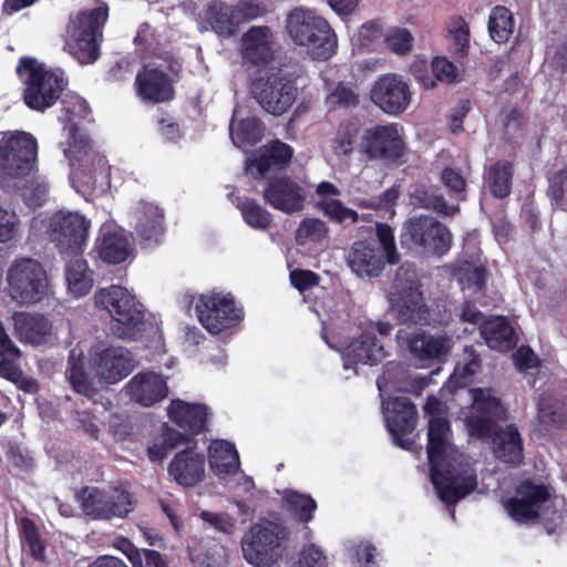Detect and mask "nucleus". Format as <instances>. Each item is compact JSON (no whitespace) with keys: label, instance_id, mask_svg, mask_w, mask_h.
<instances>
[{"label":"nucleus","instance_id":"1","mask_svg":"<svg viewBox=\"0 0 567 567\" xmlns=\"http://www.w3.org/2000/svg\"><path fill=\"white\" fill-rule=\"evenodd\" d=\"M427 458L431 480L440 498L455 504L476 487V475L468 458L451 444L450 422L444 416L432 417L427 424Z\"/></svg>","mask_w":567,"mask_h":567},{"label":"nucleus","instance_id":"2","mask_svg":"<svg viewBox=\"0 0 567 567\" xmlns=\"http://www.w3.org/2000/svg\"><path fill=\"white\" fill-rule=\"evenodd\" d=\"M473 414L466 417L471 436L488 440L493 453L505 463L518 464L523 458V442L514 425L498 427L497 421L504 415L499 399L492 389L473 388L468 391Z\"/></svg>","mask_w":567,"mask_h":567},{"label":"nucleus","instance_id":"3","mask_svg":"<svg viewBox=\"0 0 567 567\" xmlns=\"http://www.w3.org/2000/svg\"><path fill=\"white\" fill-rule=\"evenodd\" d=\"M38 144L24 132L3 134L0 138V187L10 193L19 188L37 168Z\"/></svg>","mask_w":567,"mask_h":567},{"label":"nucleus","instance_id":"4","mask_svg":"<svg viewBox=\"0 0 567 567\" xmlns=\"http://www.w3.org/2000/svg\"><path fill=\"white\" fill-rule=\"evenodd\" d=\"M286 30L296 44L311 47L316 59L326 61L336 52L337 37L333 30L310 9H292L286 19Z\"/></svg>","mask_w":567,"mask_h":567},{"label":"nucleus","instance_id":"5","mask_svg":"<svg viewBox=\"0 0 567 567\" xmlns=\"http://www.w3.org/2000/svg\"><path fill=\"white\" fill-rule=\"evenodd\" d=\"M95 306L113 319L112 331L118 338H132L144 326L143 306L125 287L111 285L94 293Z\"/></svg>","mask_w":567,"mask_h":567},{"label":"nucleus","instance_id":"6","mask_svg":"<svg viewBox=\"0 0 567 567\" xmlns=\"http://www.w3.org/2000/svg\"><path fill=\"white\" fill-rule=\"evenodd\" d=\"M288 537L287 527L280 523H256L241 537L243 556L255 567H274L282 558Z\"/></svg>","mask_w":567,"mask_h":567},{"label":"nucleus","instance_id":"7","mask_svg":"<svg viewBox=\"0 0 567 567\" xmlns=\"http://www.w3.org/2000/svg\"><path fill=\"white\" fill-rule=\"evenodd\" d=\"M17 72L25 84L24 102L32 110L52 106L64 90L63 72L48 70L35 59L22 58Z\"/></svg>","mask_w":567,"mask_h":567},{"label":"nucleus","instance_id":"8","mask_svg":"<svg viewBox=\"0 0 567 567\" xmlns=\"http://www.w3.org/2000/svg\"><path fill=\"white\" fill-rule=\"evenodd\" d=\"M106 20V6L80 12L70 20L65 45L81 64L92 63L99 58L97 42L102 37L101 28Z\"/></svg>","mask_w":567,"mask_h":567},{"label":"nucleus","instance_id":"9","mask_svg":"<svg viewBox=\"0 0 567 567\" xmlns=\"http://www.w3.org/2000/svg\"><path fill=\"white\" fill-rule=\"evenodd\" d=\"M389 302L400 324L424 326L430 322V310L424 302L414 271L401 267L389 293Z\"/></svg>","mask_w":567,"mask_h":567},{"label":"nucleus","instance_id":"10","mask_svg":"<svg viewBox=\"0 0 567 567\" xmlns=\"http://www.w3.org/2000/svg\"><path fill=\"white\" fill-rule=\"evenodd\" d=\"M401 244L414 247L434 256L445 255L452 245L450 229L430 215H417L408 218L402 226Z\"/></svg>","mask_w":567,"mask_h":567},{"label":"nucleus","instance_id":"11","mask_svg":"<svg viewBox=\"0 0 567 567\" xmlns=\"http://www.w3.org/2000/svg\"><path fill=\"white\" fill-rule=\"evenodd\" d=\"M70 138L72 142L65 150V155L71 165V179L79 187L93 188L97 175H103L107 171L106 161L92 150L87 136L75 126L70 127Z\"/></svg>","mask_w":567,"mask_h":567},{"label":"nucleus","instance_id":"12","mask_svg":"<svg viewBox=\"0 0 567 567\" xmlns=\"http://www.w3.org/2000/svg\"><path fill=\"white\" fill-rule=\"evenodd\" d=\"M9 293L21 305L35 303L48 293V277L43 267L34 259L14 261L7 274Z\"/></svg>","mask_w":567,"mask_h":567},{"label":"nucleus","instance_id":"13","mask_svg":"<svg viewBox=\"0 0 567 567\" xmlns=\"http://www.w3.org/2000/svg\"><path fill=\"white\" fill-rule=\"evenodd\" d=\"M76 498L83 512L96 519L124 518L134 509L133 496L123 487H113L109 491L85 487Z\"/></svg>","mask_w":567,"mask_h":567},{"label":"nucleus","instance_id":"14","mask_svg":"<svg viewBox=\"0 0 567 567\" xmlns=\"http://www.w3.org/2000/svg\"><path fill=\"white\" fill-rule=\"evenodd\" d=\"M250 92L267 113L279 116L295 103L298 89L292 80L280 74H270L254 80Z\"/></svg>","mask_w":567,"mask_h":567},{"label":"nucleus","instance_id":"15","mask_svg":"<svg viewBox=\"0 0 567 567\" xmlns=\"http://www.w3.org/2000/svg\"><path fill=\"white\" fill-rule=\"evenodd\" d=\"M90 365L101 382L114 384L132 372L135 360L132 353L122 347L99 343L90 351Z\"/></svg>","mask_w":567,"mask_h":567},{"label":"nucleus","instance_id":"16","mask_svg":"<svg viewBox=\"0 0 567 567\" xmlns=\"http://www.w3.org/2000/svg\"><path fill=\"white\" fill-rule=\"evenodd\" d=\"M196 313L202 324L213 334L241 320V311L235 307L234 299L218 293L202 295L196 303Z\"/></svg>","mask_w":567,"mask_h":567},{"label":"nucleus","instance_id":"17","mask_svg":"<svg viewBox=\"0 0 567 567\" xmlns=\"http://www.w3.org/2000/svg\"><path fill=\"white\" fill-rule=\"evenodd\" d=\"M90 221L79 213L59 212L50 220L49 236L62 252L79 254L85 244Z\"/></svg>","mask_w":567,"mask_h":567},{"label":"nucleus","instance_id":"18","mask_svg":"<svg viewBox=\"0 0 567 567\" xmlns=\"http://www.w3.org/2000/svg\"><path fill=\"white\" fill-rule=\"evenodd\" d=\"M549 496L547 486L525 481L517 486L514 497L503 501V506L512 519L519 524H529L538 518L539 511Z\"/></svg>","mask_w":567,"mask_h":567},{"label":"nucleus","instance_id":"19","mask_svg":"<svg viewBox=\"0 0 567 567\" xmlns=\"http://www.w3.org/2000/svg\"><path fill=\"white\" fill-rule=\"evenodd\" d=\"M396 340L401 348L421 361L441 360L452 347V340L445 334H431L423 330L408 331L400 329Z\"/></svg>","mask_w":567,"mask_h":567},{"label":"nucleus","instance_id":"20","mask_svg":"<svg viewBox=\"0 0 567 567\" xmlns=\"http://www.w3.org/2000/svg\"><path fill=\"white\" fill-rule=\"evenodd\" d=\"M361 150L370 158L395 161L403 156L405 146L395 124L377 125L364 131Z\"/></svg>","mask_w":567,"mask_h":567},{"label":"nucleus","instance_id":"21","mask_svg":"<svg viewBox=\"0 0 567 567\" xmlns=\"http://www.w3.org/2000/svg\"><path fill=\"white\" fill-rule=\"evenodd\" d=\"M370 97L384 113L396 115L409 107L412 94L409 84L402 76L386 74L374 82Z\"/></svg>","mask_w":567,"mask_h":567},{"label":"nucleus","instance_id":"22","mask_svg":"<svg viewBox=\"0 0 567 567\" xmlns=\"http://www.w3.org/2000/svg\"><path fill=\"white\" fill-rule=\"evenodd\" d=\"M293 156L290 145L275 140L259 147L254 157L246 159V173L255 179L262 178L270 171L286 168Z\"/></svg>","mask_w":567,"mask_h":567},{"label":"nucleus","instance_id":"23","mask_svg":"<svg viewBox=\"0 0 567 567\" xmlns=\"http://www.w3.org/2000/svg\"><path fill=\"white\" fill-rule=\"evenodd\" d=\"M385 417L386 427L394 444L409 450L412 442L403 436L411 434L415 429L417 420L415 405L408 398H394L386 404Z\"/></svg>","mask_w":567,"mask_h":567},{"label":"nucleus","instance_id":"24","mask_svg":"<svg viewBox=\"0 0 567 567\" xmlns=\"http://www.w3.org/2000/svg\"><path fill=\"white\" fill-rule=\"evenodd\" d=\"M262 196L267 204L286 214L302 210L306 202L303 187L287 176L270 179Z\"/></svg>","mask_w":567,"mask_h":567},{"label":"nucleus","instance_id":"25","mask_svg":"<svg viewBox=\"0 0 567 567\" xmlns=\"http://www.w3.org/2000/svg\"><path fill=\"white\" fill-rule=\"evenodd\" d=\"M239 52L245 64L258 66L269 63L275 54V37L270 28H249L241 35Z\"/></svg>","mask_w":567,"mask_h":567},{"label":"nucleus","instance_id":"26","mask_svg":"<svg viewBox=\"0 0 567 567\" xmlns=\"http://www.w3.org/2000/svg\"><path fill=\"white\" fill-rule=\"evenodd\" d=\"M125 394L135 403L148 408L168 395V386L162 374L143 371L134 375L124 386Z\"/></svg>","mask_w":567,"mask_h":567},{"label":"nucleus","instance_id":"27","mask_svg":"<svg viewBox=\"0 0 567 567\" xmlns=\"http://www.w3.org/2000/svg\"><path fill=\"white\" fill-rule=\"evenodd\" d=\"M347 264L358 277L372 278L381 275L389 260L375 243L359 240L352 244Z\"/></svg>","mask_w":567,"mask_h":567},{"label":"nucleus","instance_id":"28","mask_svg":"<svg viewBox=\"0 0 567 567\" xmlns=\"http://www.w3.org/2000/svg\"><path fill=\"white\" fill-rule=\"evenodd\" d=\"M168 474L181 486H196L205 477V456L193 449H184L171 461Z\"/></svg>","mask_w":567,"mask_h":567},{"label":"nucleus","instance_id":"29","mask_svg":"<svg viewBox=\"0 0 567 567\" xmlns=\"http://www.w3.org/2000/svg\"><path fill=\"white\" fill-rule=\"evenodd\" d=\"M135 219V234L145 245L159 241L163 235V212L158 206L150 203H140L133 212Z\"/></svg>","mask_w":567,"mask_h":567},{"label":"nucleus","instance_id":"30","mask_svg":"<svg viewBox=\"0 0 567 567\" xmlns=\"http://www.w3.org/2000/svg\"><path fill=\"white\" fill-rule=\"evenodd\" d=\"M138 94L155 103L166 102L173 97L174 91L167 75L157 69H144L136 76Z\"/></svg>","mask_w":567,"mask_h":567},{"label":"nucleus","instance_id":"31","mask_svg":"<svg viewBox=\"0 0 567 567\" xmlns=\"http://www.w3.org/2000/svg\"><path fill=\"white\" fill-rule=\"evenodd\" d=\"M481 336L486 344L494 350L505 352L517 343L514 328L505 317H494L481 324Z\"/></svg>","mask_w":567,"mask_h":567},{"label":"nucleus","instance_id":"32","mask_svg":"<svg viewBox=\"0 0 567 567\" xmlns=\"http://www.w3.org/2000/svg\"><path fill=\"white\" fill-rule=\"evenodd\" d=\"M385 355L383 346L377 343L374 336L363 333L353 340L344 351V368L349 369L350 363L378 364Z\"/></svg>","mask_w":567,"mask_h":567},{"label":"nucleus","instance_id":"33","mask_svg":"<svg viewBox=\"0 0 567 567\" xmlns=\"http://www.w3.org/2000/svg\"><path fill=\"white\" fill-rule=\"evenodd\" d=\"M12 320L16 334L28 343L40 344L51 332V323L42 315L16 312Z\"/></svg>","mask_w":567,"mask_h":567},{"label":"nucleus","instance_id":"34","mask_svg":"<svg viewBox=\"0 0 567 567\" xmlns=\"http://www.w3.org/2000/svg\"><path fill=\"white\" fill-rule=\"evenodd\" d=\"M210 470L220 478L235 475L239 470V456L233 444L215 440L208 447Z\"/></svg>","mask_w":567,"mask_h":567},{"label":"nucleus","instance_id":"35","mask_svg":"<svg viewBox=\"0 0 567 567\" xmlns=\"http://www.w3.org/2000/svg\"><path fill=\"white\" fill-rule=\"evenodd\" d=\"M171 420L182 429L199 433L205 429L207 409L200 404H188L182 400H173L167 408Z\"/></svg>","mask_w":567,"mask_h":567},{"label":"nucleus","instance_id":"36","mask_svg":"<svg viewBox=\"0 0 567 567\" xmlns=\"http://www.w3.org/2000/svg\"><path fill=\"white\" fill-rule=\"evenodd\" d=\"M205 21L219 37L230 38L238 30L233 6L223 1L212 2L205 12Z\"/></svg>","mask_w":567,"mask_h":567},{"label":"nucleus","instance_id":"37","mask_svg":"<svg viewBox=\"0 0 567 567\" xmlns=\"http://www.w3.org/2000/svg\"><path fill=\"white\" fill-rule=\"evenodd\" d=\"M65 278L70 292L75 297L84 296L92 289V271L89 269L86 261L78 254H74V257L68 260Z\"/></svg>","mask_w":567,"mask_h":567},{"label":"nucleus","instance_id":"38","mask_svg":"<svg viewBox=\"0 0 567 567\" xmlns=\"http://www.w3.org/2000/svg\"><path fill=\"white\" fill-rule=\"evenodd\" d=\"M409 197L413 207L431 209L442 216L452 217L458 212V206L447 205L443 195L425 186H415Z\"/></svg>","mask_w":567,"mask_h":567},{"label":"nucleus","instance_id":"39","mask_svg":"<svg viewBox=\"0 0 567 567\" xmlns=\"http://www.w3.org/2000/svg\"><path fill=\"white\" fill-rule=\"evenodd\" d=\"M83 352L82 350L72 349L69 354V368L66 377L70 381L72 389L87 398H93L96 394V389L89 380V377L83 369Z\"/></svg>","mask_w":567,"mask_h":567},{"label":"nucleus","instance_id":"40","mask_svg":"<svg viewBox=\"0 0 567 567\" xmlns=\"http://www.w3.org/2000/svg\"><path fill=\"white\" fill-rule=\"evenodd\" d=\"M320 208L324 213V215L333 223L340 224L343 226H350L357 223H371L372 215L371 214H362L360 215L352 208L347 207L339 199H324L320 202Z\"/></svg>","mask_w":567,"mask_h":567},{"label":"nucleus","instance_id":"41","mask_svg":"<svg viewBox=\"0 0 567 567\" xmlns=\"http://www.w3.org/2000/svg\"><path fill=\"white\" fill-rule=\"evenodd\" d=\"M229 130L231 141L237 147L254 145L258 143L264 135L262 123L256 117L244 118L237 126L233 120Z\"/></svg>","mask_w":567,"mask_h":567},{"label":"nucleus","instance_id":"42","mask_svg":"<svg viewBox=\"0 0 567 567\" xmlns=\"http://www.w3.org/2000/svg\"><path fill=\"white\" fill-rule=\"evenodd\" d=\"M131 251L127 238L117 233L105 234L99 247L101 259L109 264L124 261Z\"/></svg>","mask_w":567,"mask_h":567},{"label":"nucleus","instance_id":"43","mask_svg":"<svg viewBox=\"0 0 567 567\" xmlns=\"http://www.w3.org/2000/svg\"><path fill=\"white\" fill-rule=\"evenodd\" d=\"M513 173V165L506 161L496 162L489 167L486 181L495 197L504 198L509 194Z\"/></svg>","mask_w":567,"mask_h":567},{"label":"nucleus","instance_id":"44","mask_svg":"<svg viewBox=\"0 0 567 567\" xmlns=\"http://www.w3.org/2000/svg\"><path fill=\"white\" fill-rule=\"evenodd\" d=\"M514 31V19L511 11L497 6L493 8L488 20V32L491 38L497 43L507 42Z\"/></svg>","mask_w":567,"mask_h":567},{"label":"nucleus","instance_id":"45","mask_svg":"<svg viewBox=\"0 0 567 567\" xmlns=\"http://www.w3.org/2000/svg\"><path fill=\"white\" fill-rule=\"evenodd\" d=\"M450 48L456 58L463 59L467 54L470 44V29L466 21L461 17H453L446 25Z\"/></svg>","mask_w":567,"mask_h":567},{"label":"nucleus","instance_id":"46","mask_svg":"<svg viewBox=\"0 0 567 567\" xmlns=\"http://www.w3.org/2000/svg\"><path fill=\"white\" fill-rule=\"evenodd\" d=\"M329 228L327 224L319 218L303 219L297 230L296 240L300 245L309 241L320 243L328 237Z\"/></svg>","mask_w":567,"mask_h":567},{"label":"nucleus","instance_id":"47","mask_svg":"<svg viewBox=\"0 0 567 567\" xmlns=\"http://www.w3.org/2000/svg\"><path fill=\"white\" fill-rule=\"evenodd\" d=\"M480 369V354L472 346H467L464 348L463 357L457 362L452 378L456 383L465 384L467 379L477 373Z\"/></svg>","mask_w":567,"mask_h":567},{"label":"nucleus","instance_id":"48","mask_svg":"<svg viewBox=\"0 0 567 567\" xmlns=\"http://www.w3.org/2000/svg\"><path fill=\"white\" fill-rule=\"evenodd\" d=\"M359 130L355 125L341 124L332 140L333 153L341 156H350L355 147Z\"/></svg>","mask_w":567,"mask_h":567},{"label":"nucleus","instance_id":"49","mask_svg":"<svg viewBox=\"0 0 567 567\" xmlns=\"http://www.w3.org/2000/svg\"><path fill=\"white\" fill-rule=\"evenodd\" d=\"M19 193L24 203L32 208L40 207L48 194L47 184L40 178H32L30 181L24 179L19 184V188L11 193Z\"/></svg>","mask_w":567,"mask_h":567},{"label":"nucleus","instance_id":"50","mask_svg":"<svg viewBox=\"0 0 567 567\" xmlns=\"http://www.w3.org/2000/svg\"><path fill=\"white\" fill-rule=\"evenodd\" d=\"M245 221L252 228L266 229L271 223V215L254 199H245L238 204Z\"/></svg>","mask_w":567,"mask_h":567},{"label":"nucleus","instance_id":"51","mask_svg":"<svg viewBox=\"0 0 567 567\" xmlns=\"http://www.w3.org/2000/svg\"><path fill=\"white\" fill-rule=\"evenodd\" d=\"M454 276L464 289H473L474 291L483 288L486 278L485 269L471 262L460 265L455 269Z\"/></svg>","mask_w":567,"mask_h":567},{"label":"nucleus","instance_id":"52","mask_svg":"<svg viewBox=\"0 0 567 567\" xmlns=\"http://www.w3.org/2000/svg\"><path fill=\"white\" fill-rule=\"evenodd\" d=\"M20 530L25 544L29 547L30 554L38 560L44 559L45 546L40 537L39 529L28 517L20 519Z\"/></svg>","mask_w":567,"mask_h":567},{"label":"nucleus","instance_id":"53","mask_svg":"<svg viewBox=\"0 0 567 567\" xmlns=\"http://www.w3.org/2000/svg\"><path fill=\"white\" fill-rule=\"evenodd\" d=\"M189 556L196 567H220L225 563L226 550L220 544H213L206 551L189 548Z\"/></svg>","mask_w":567,"mask_h":567},{"label":"nucleus","instance_id":"54","mask_svg":"<svg viewBox=\"0 0 567 567\" xmlns=\"http://www.w3.org/2000/svg\"><path fill=\"white\" fill-rule=\"evenodd\" d=\"M285 499L289 509L299 518V520L307 523L312 519V513L317 505L310 496L296 492H288Z\"/></svg>","mask_w":567,"mask_h":567},{"label":"nucleus","instance_id":"55","mask_svg":"<svg viewBox=\"0 0 567 567\" xmlns=\"http://www.w3.org/2000/svg\"><path fill=\"white\" fill-rule=\"evenodd\" d=\"M375 235L380 243V249L384 254L389 264L394 265L399 262V254L394 240L392 228L388 224L375 223Z\"/></svg>","mask_w":567,"mask_h":567},{"label":"nucleus","instance_id":"56","mask_svg":"<svg viewBox=\"0 0 567 567\" xmlns=\"http://www.w3.org/2000/svg\"><path fill=\"white\" fill-rule=\"evenodd\" d=\"M398 197L399 192L394 187H391L380 196L370 198L354 197L352 203L359 208L380 210L391 208L395 204Z\"/></svg>","mask_w":567,"mask_h":567},{"label":"nucleus","instance_id":"57","mask_svg":"<svg viewBox=\"0 0 567 567\" xmlns=\"http://www.w3.org/2000/svg\"><path fill=\"white\" fill-rule=\"evenodd\" d=\"M20 227V219L14 210L8 209L0 204V243L12 240Z\"/></svg>","mask_w":567,"mask_h":567},{"label":"nucleus","instance_id":"58","mask_svg":"<svg viewBox=\"0 0 567 567\" xmlns=\"http://www.w3.org/2000/svg\"><path fill=\"white\" fill-rule=\"evenodd\" d=\"M389 49L400 55H404L412 49L413 37L406 29H394L385 38Z\"/></svg>","mask_w":567,"mask_h":567},{"label":"nucleus","instance_id":"59","mask_svg":"<svg viewBox=\"0 0 567 567\" xmlns=\"http://www.w3.org/2000/svg\"><path fill=\"white\" fill-rule=\"evenodd\" d=\"M358 102L355 92L342 83L338 84L327 97V103L331 107H350L357 105Z\"/></svg>","mask_w":567,"mask_h":567},{"label":"nucleus","instance_id":"60","mask_svg":"<svg viewBox=\"0 0 567 567\" xmlns=\"http://www.w3.org/2000/svg\"><path fill=\"white\" fill-rule=\"evenodd\" d=\"M238 27L254 19L260 18L265 14L266 9L264 6L256 1L243 0L233 6Z\"/></svg>","mask_w":567,"mask_h":567},{"label":"nucleus","instance_id":"61","mask_svg":"<svg viewBox=\"0 0 567 567\" xmlns=\"http://www.w3.org/2000/svg\"><path fill=\"white\" fill-rule=\"evenodd\" d=\"M199 516L212 528L225 534H230L235 527V519L225 513L203 511Z\"/></svg>","mask_w":567,"mask_h":567},{"label":"nucleus","instance_id":"62","mask_svg":"<svg viewBox=\"0 0 567 567\" xmlns=\"http://www.w3.org/2000/svg\"><path fill=\"white\" fill-rule=\"evenodd\" d=\"M295 567H328L327 557L320 548L311 544L300 551Z\"/></svg>","mask_w":567,"mask_h":567},{"label":"nucleus","instance_id":"63","mask_svg":"<svg viewBox=\"0 0 567 567\" xmlns=\"http://www.w3.org/2000/svg\"><path fill=\"white\" fill-rule=\"evenodd\" d=\"M432 72L436 80L452 83L457 79V68L444 56H437L432 61Z\"/></svg>","mask_w":567,"mask_h":567},{"label":"nucleus","instance_id":"64","mask_svg":"<svg viewBox=\"0 0 567 567\" xmlns=\"http://www.w3.org/2000/svg\"><path fill=\"white\" fill-rule=\"evenodd\" d=\"M381 38L379 23L370 21L364 23L352 37L353 43L360 47H369L372 42Z\"/></svg>","mask_w":567,"mask_h":567}]
</instances>
